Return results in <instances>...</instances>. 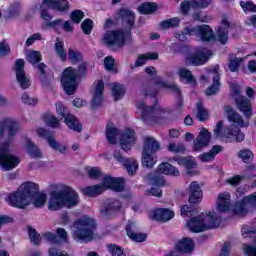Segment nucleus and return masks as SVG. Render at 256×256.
<instances>
[{"label": "nucleus", "instance_id": "obj_1", "mask_svg": "<svg viewBox=\"0 0 256 256\" xmlns=\"http://www.w3.org/2000/svg\"><path fill=\"white\" fill-rule=\"evenodd\" d=\"M237 110L242 113L247 121H244L242 115L237 113L230 105L224 107L228 121H230V127H226L223 130V121H219L214 129L215 137H225L230 143H242L245 139V134L241 129L247 128L250 125V119L253 115V107L250 99L245 95H242L236 99Z\"/></svg>", "mask_w": 256, "mask_h": 256}, {"label": "nucleus", "instance_id": "obj_2", "mask_svg": "<svg viewBox=\"0 0 256 256\" xmlns=\"http://www.w3.org/2000/svg\"><path fill=\"white\" fill-rule=\"evenodd\" d=\"M6 201L17 208H25L31 203L35 208H43L47 202V194L39 192V185L35 182H24L16 192L8 194Z\"/></svg>", "mask_w": 256, "mask_h": 256}, {"label": "nucleus", "instance_id": "obj_3", "mask_svg": "<svg viewBox=\"0 0 256 256\" xmlns=\"http://www.w3.org/2000/svg\"><path fill=\"white\" fill-rule=\"evenodd\" d=\"M5 129L8 131L9 139L0 144V166L3 170H12L19 164V158L11 154V142L16 133L20 130V125L14 119H4L0 123V139L5 133Z\"/></svg>", "mask_w": 256, "mask_h": 256}, {"label": "nucleus", "instance_id": "obj_4", "mask_svg": "<svg viewBox=\"0 0 256 256\" xmlns=\"http://www.w3.org/2000/svg\"><path fill=\"white\" fill-rule=\"evenodd\" d=\"M122 23L129 29L121 31L119 29L106 31L103 35V43L111 47H124L126 43L132 41L131 29L136 21L135 11L128 7H122L119 11Z\"/></svg>", "mask_w": 256, "mask_h": 256}, {"label": "nucleus", "instance_id": "obj_5", "mask_svg": "<svg viewBox=\"0 0 256 256\" xmlns=\"http://www.w3.org/2000/svg\"><path fill=\"white\" fill-rule=\"evenodd\" d=\"M80 202V196L74 188L65 186L62 190H53L51 192L48 208L49 210L56 211L63 208H75Z\"/></svg>", "mask_w": 256, "mask_h": 256}, {"label": "nucleus", "instance_id": "obj_6", "mask_svg": "<svg viewBox=\"0 0 256 256\" xmlns=\"http://www.w3.org/2000/svg\"><path fill=\"white\" fill-rule=\"evenodd\" d=\"M159 174H148V180L155 184L156 186L152 187L150 190H146V194H152L160 198L162 196V189L159 186H164L165 180L161 174H170L172 176H179L180 172L176 166L170 164V162H162L157 168Z\"/></svg>", "mask_w": 256, "mask_h": 256}, {"label": "nucleus", "instance_id": "obj_7", "mask_svg": "<svg viewBox=\"0 0 256 256\" xmlns=\"http://www.w3.org/2000/svg\"><path fill=\"white\" fill-rule=\"evenodd\" d=\"M221 216L213 210L208 212L206 216H194L187 222L190 232L199 233L218 228L220 226Z\"/></svg>", "mask_w": 256, "mask_h": 256}, {"label": "nucleus", "instance_id": "obj_8", "mask_svg": "<svg viewBox=\"0 0 256 256\" xmlns=\"http://www.w3.org/2000/svg\"><path fill=\"white\" fill-rule=\"evenodd\" d=\"M73 238L76 242H91L94 238V230L96 228V222L89 216L84 218H78L73 223Z\"/></svg>", "mask_w": 256, "mask_h": 256}, {"label": "nucleus", "instance_id": "obj_9", "mask_svg": "<svg viewBox=\"0 0 256 256\" xmlns=\"http://www.w3.org/2000/svg\"><path fill=\"white\" fill-rule=\"evenodd\" d=\"M110 188L116 192H122L125 188V184L122 178H113V176H105L102 184H94L93 186H86L82 188V193L86 196H98L102 194L104 190Z\"/></svg>", "mask_w": 256, "mask_h": 256}, {"label": "nucleus", "instance_id": "obj_10", "mask_svg": "<svg viewBox=\"0 0 256 256\" xmlns=\"http://www.w3.org/2000/svg\"><path fill=\"white\" fill-rule=\"evenodd\" d=\"M187 35H196L200 37L202 41L207 42L215 41L216 39L215 33L210 25H187L182 31L176 33V37L180 41H187Z\"/></svg>", "mask_w": 256, "mask_h": 256}, {"label": "nucleus", "instance_id": "obj_11", "mask_svg": "<svg viewBox=\"0 0 256 256\" xmlns=\"http://www.w3.org/2000/svg\"><path fill=\"white\" fill-rule=\"evenodd\" d=\"M137 109L141 112L142 120L148 125L160 123L161 119L165 118V113H168L166 109H161V107H148L144 101L137 103Z\"/></svg>", "mask_w": 256, "mask_h": 256}, {"label": "nucleus", "instance_id": "obj_12", "mask_svg": "<svg viewBox=\"0 0 256 256\" xmlns=\"http://www.w3.org/2000/svg\"><path fill=\"white\" fill-rule=\"evenodd\" d=\"M46 6L57 9V11H67L70 7L68 0H43L41 5V17L46 21V25L47 23H51L54 17V15L49 13L48 9H46Z\"/></svg>", "mask_w": 256, "mask_h": 256}, {"label": "nucleus", "instance_id": "obj_13", "mask_svg": "<svg viewBox=\"0 0 256 256\" xmlns=\"http://www.w3.org/2000/svg\"><path fill=\"white\" fill-rule=\"evenodd\" d=\"M61 83L63 85V89L67 95H74L77 85V69L74 67H67L63 71V75L61 77Z\"/></svg>", "mask_w": 256, "mask_h": 256}, {"label": "nucleus", "instance_id": "obj_14", "mask_svg": "<svg viewBox=\"0 0 256 256\" xmlns=\"http://www.w3.org/2000/svg\"><path fill=\"white\" fill-rule=\"evenodd\" d=\"M39 137H44V139H47L48 145L53 148V150H58L61 154H66L68 144H61V142H58L55 138V134L51 131H47V129H37L36 130Z\"/></svg>", "mask_w": 256, "mask_h": 256}, {"label": "nucleus", "instance_id": "obj_15", "mask_svg": "<svg viewBox=\"0 0 256 256\" xmlns=\"http://www.w3.org/2000/svg\"><path fill=\"white\" fill-rule=\"evenodd\" d=\"M213 56V53L210 49L206 47H202L197 49L195 53L186 57L187 65H204L207 63L208 59Z\"/></svg>", "mask_w": 256, "mask_h": 256}, {"label": "nucleus", "instance_id": "obj_16", "mask_svg": "<svg viewBox=\"0 0 256 256\" xmlns=\"http://www.w3.org/2000/svg\"><path fill=\"white\" fill-rule=\"evenodd\" d=\"M17 82L21 89H28L31 85V79L26 75L24 59H17L14 65Z\"/></svg>", "mask_w": 256, "mask_h": 256}, {"label": "nucleus", "instance_id": "obj_17", "mask_svg": "<svg viewBox=\"0 0 256 256\" xmlns=\"http://www.w3.org/2000/svg\"><path fill=\"white\" fill-rule=\"evenodd\" d=\"M114 158L123 164L130 176H134L139 168V162L135 158H125L121 150H115Z\"/></svg>", "mask_w": 256, "mask_h": 256}, {"label": "nucleus", "instance_id": "obj_18", "mask_svg": "<svg viewBox=\"0 0 256 256\" xmlns=\"http://www.w3.org/2000/svg\"><path fill=\"white\" fill-rule=\"evenodd\" d=\"M243 238H253L256 244V228L250 225H245L242 227ZM243 252L246 256H256V246H249L248 244H243Z\"/></svg>", "mask_w": 256, "mask_h": 256}, {"label": "nucleus", "instance_id": "obj_19", "mask_svg": "<svg viewBox=\"0 0 256 256\" xmlns=\"http://www.w3.org/2000/svg\"><path fill=\"white\" fill-rule=\"evenodd\" d=\"M173 160H176L178 164L185 166L186 174H190V176L197 174V170H194V168H196L198 164L193 156H174Z\"/></svg>", "mask_w": 256, "mask_h": 256}, {"label": "nucleus", "instance_id": "obj_20", "mask_svg": "<svg viewBox=\"0 0 256 256\" xmlns=\"http://www.w3.org/2000/svg\"><path fill=\"white\" fill-rule=\"evenodd\" d=\"M210 141H211V132H209L205 128L201 129L198 136H196L194 140L193 150L199 151V150H202V148L208 147Z\"/></svg>", "mask_w": 256, "mask_h": 256}, {"label": "nucleus", "instance_id": "obj_21", "mask_svg": "<svg viewBox=\"0 0 256 256\" xmlns=\"http://www.w3.org/2000/svg\"><path fill=\"white\" fill-rule=\"evenodd\" d=\"M175 248L179 256H182V254H192L193 250H195V242L192 238H182V240L176 242Z\"/></svg>", "mask_w": 256, "mask_h": 256}, {"label": "nucleus", "instance_id": "obj_22", "mask_svg": "<svg viewBox=\"0 0 256 256\" xmlns=\"http://www.w3.org/2000/svg\"><path fill=\"white\" fill-rule=\"evenodd\" d=\"M231 208V194L229 192H221L218 194V198L216 200V210L223 214L228 212Z\"/></svg>", "mask_w": 256, "mask_h": 256}, {"label": "nucleus", "instance_id": "obj_23", "mask_svg": "<svg viewBox=\"0 0 256 256\" xmlns=\"http://www.w3.org/2000/svg\"><path fill=\"white\" fill-rule=\"evenodd\" d=\"M175 214L173 210L169 208H157L150 212V218L152 220H157L158 222H168L172 218H174Z\"/></svg>", "mask_w": 256, "mask_h": 256}, {"label": "nucleus", "instance_id": "obj_24", "mask_svg": "<svg viewBox=\"0 0 256 256\" xmlns=\"http://www.w3.org/2000/svg\"><path fill=\"white\" fill-rule=\"evenodd\" d=\"M127 236L131 238L134 242H145L147 240V234H142L139 232L138 226L135 222L129 221L126 225Z\"/></svg>", "mask_w": 256, "mask_h": 256}, {"label": "nucleus", "instance_id": "obj_25", "mask_svg": "<svg viewBox=\"0 0 256 256\" xmlns=\"http://www.w3.org/2000/svg\"><path fill=\"white\" fill-rule=\"evenodd\" d=\"M120 208H122L120 200H117L116 198H109L108 200H105L100 213L102 216H109L113 212L120 210Z\"/></svg>", "mask_w": 256, "mask_h": 256}, {"label": "nucleus", "instance_id": "obj_26", "mask_svg": "<svg viewBox=\"0 0 256 256\" xmlns=\"http://www.w3.org/2000/svg\"><path fill=\"white\" fill-rule=\"evenodd\" d=\"M213 0H186V2L181 3V11L183 13H188L190 7L193 9H204L211 5Z\"/></svg>", "mask_w": 256, "mask_h": 256}, {"label": "nucleus", "instance_id": "obj_27", "mask_svg": "<svg viewBox=\"0 0 256 256\" xmlns=\"http://www.w3.org/2000/svg\"><path fill=\"white\" fill-rule=\"evenodd\" d=\"M248 206H253L252 194L244 196L243 200H241L240 202H236L233 207V212L238 216H245L248 212Z\"/></svg>", "mask_w": 256, "mask_h": 256}, {"label": "nucleus", "instance_id": "obj_28", "mask_svg": "<svg viewBox=\"0 0 256 256\" xmlns=\"http://www.w3.org/2000/svg\"><path fill=\"white\" fill-rule=\"evenodd\" d=\"M189 193L190 204H198V202L201 201L203 192L199 182H197L196 180L191 182V184L189 185Z\"/></svg>", "mask_w": 256, "mask_h": 256}, {"label": "nucleus", "instance_id": "obj_29", "mask_svg": "<svg viewBox=\"0 0 256 256\" xmlns=\"http://www.w3.org/2000/svg\"><path fill=\"white\" fill-rule=\"evenodd\" d=\"M135 131L127 129L120 138V145L123 150H131L133 143H135Z\"/></svg>", "mask_w": 256, "mask_h": 256}, {"label": "nucleus", "instance_id": "obj_30", "mask_svg": "<svg viewBox=\"0 0 256 256\" xmlns=\"http://www.w3.org/2000/svg\"><path fill=\"white\" fill-rule=\"evenodd\" d=\"M230 27V21L228 17L224 16L222 17V27L218 28V31L216 32V39L222 43V45H225L227 43L229 37H228V28Z\"/></svg>", "mask_w": 256, "mask_h": 256}, {"label": "nucleus", "instance_id": "obj_31", "mask_svg": "<svg viewBox=\"0 0 256 256\" xmlns=\"http://www.w3.org/2000/svg\"><path fill=\"white\" fill-rule=\"evenodd\" d=\"M103 91H104V81H97L95 85V91L91 103L92 109H96V107H100L103 101Z\"/></svg>", "mask_w": 256, "mask_h": 256}, {"label": "nucleus", "instance_id": "obj_32", "mask_svg": "<svg viewBox=\"0 0 256 256\" xmlns=\"http://www.w3.org/2000/svg\"><path fill=\"white\" fill-rule=\"evenodd\" d=\"M223 146H220V144H214L208 152H203L202 154H199L198 158L202 162H211L212 160H215V157L219 152H222Z\"/></svg>", "mask_w": 256, "mask_h": 256}, {"label": "nucleus", "instance_id": "obj_33", "mask_svg": "<svg viewBox=\"0 0 256 256\" xmlns=\"http://www.w3.org/2000/svg\"><path fill=\"white\" fill-rule=\"evenodd\" d=\"M217 69H219L218 65L214 67V71L212 73L213 83L208 87V89H206V95H216L220 89V75L217 72Z\"/></svg>", "mask_w": 256, "mask_h": 256}, {"label": "nucleus", "instance_id": "obj_34", "mask_svg": "<svg viewBox=\"0 0 256 256\" xmlns=\"http://www.w3.org/2000/svg\"><path fill=\"white\" fill-rule=\"evenodd\" d=\"M157 162V156L152 155L150 152L146 150V144L143 142V150H142V165L146 168H153L154 164Z\"/></svg>", "mask_w": 256, "mask_h": 256}, {"label": "nucleus", "instance_id": "obj_35", "mask_svg": "<svg viewBox=\"0 0 256 256\" xmlns=\"http://www.w3.org/2000/svg\"><path fill=\"white\" fill-rule=\"evenodd\" d=\"M143 143L146 146L147 152H150L152 155H156V152L160 148L158 140H155L153 136H144Z\"/></svg>", "mask_w": 256, "mask_h": 256}, {"label": "nucleus", "instance_id": "obj_36", "mask_svg": "<svg viewBox=\"0 0 256 256\" xmlns=\"http://www.w3.org/2000/svg\"><path fill=\"white\" fill-rule=\"evenodd\" d=\"M25 148L31 158H41L43 156L42 150H40L39 146H37L35 142H32L30 138H27Z\"/></svg>", "mask_w": 256, "mask_h": 256}, {"label": "nucleus", "instance_id": "obj_37", "mask_svg": "<svg viewBox=\"0 0 256 256\" xmlns=\"http://www.w3.org/2000/svg\"><path fill=\"white\" fill-rule=\"evenodd\" d=\"M66 125L69 129H71L72 131H75L76 133H81L83 129L79 119H77L75 115H72L69 110H68V116L66 119Z\"/></svg>", "mask_w": 256, "mask_h": 256}, {"label": "nucleus", "instance_id": "obj_38", "mask_svg": "<svg viewBox=\"0 0 256 256\" xmlns=\"http://www.w3.org/2000/svg\"><path fill=\"white\" fill-rule=\"evenodd\" d=\"M178 75L180 79H184L189 85L195 86L197 84L195 76L186 67H180V69H178Z\"/></svg>", "mask_w": 256, "mask_h": 256}, {"label": "nucleus", "instance_id": "obj_39", "mask_svg": "<svg viewBox=\"0 0 256 256\" xmlns=\"http://www.w3.org/2000/svg\"><path fill=\"white\" fill-rule=\"evenodd\" d=\"M121 135V131L116 127H107L106 129V139L110 145H116L117 137Z\"/></svg>", "mask_w": 256, "mask_h": 256}, {"label": "nucleus", "instance_id": "obj_40", "mask_svg": "<svg viewBox=\"0 0 256 256\" xmlns=\"http://www.w3.org/2000/svg\"><path fill=\"white\" fill-rule=\"evenodd\" d=\"M238 157L243 160V162L249 164L254 160L255 154L250 148H242L238 151Z\"/></svg>", "mask_w": 256, "mask_h": 256}, {"label": "nucleus", "instance_id": "obj_41", "mask_svg": "<svg viewBox=\"0 0 256 256\" xmlns=\"http://www.w3.org/2000/svg\"><path fill=\"white\" fill-rule=\"evenodd\" d=\"M243 61V57H236V55H230L228 69H230V71L232 72L239 71L240 65L241 63H243Z\"/></svg>", "mask_w": 256, "mask_h": 256}, {"label": "nucleus", "instance_id": "obj_42", "mask_svg": "<svg viewBox=\"0 0 256 256\" xmlns=\"http://www.w3.org/2000/svg\"><path fill=\"white\" fill-rule=\"evenodd\" d=\"M55 51L61 61H66L67 59V51L64 48V41H61L59 37L56 38L55 41Z\"/></svg>", "mask_w": 256, "mask_h": 256}, {"label": "nucleus", "instance_id": "obj_43", "mask_svg": "<svg viewBox=\"0 0 256 256\" xmlns=\"http://www.w3.org/2000/svg\"><path fill=\"white\" fill-rule=\"evenodd\" d=\"M158 57L159 55L157 52H150V53H146V55H139V57L135 61V66L141 67L142 65H145L148 59H158Z\"/></svg>", "mask_w": 256, "mask_h": 256}, {"label": "nucleus", "instance_id": "obj_44", "mask_svg": "<svg viewBox=\"0 0 256 256\" xmlns=\"http://www.w3.org/2000/svg\"><path fill=\"white\" fill-rule=\"evenodd\" d=\"M126 93L125 87L120 85L119 83H114L112 87V96L114 97V101H119L122 99Z\"/></svg>", "mask_w": 256, "mask_h": 256}, {"label": "nucleus", "instance_id": "obj_45", "mask_svg": "<svg viewBox=\"0 0 256 256\" xmlns=\"http://www.w3.org/2000/svg\"><path fill=\"white\" fill-rule=\"evenodd\" d=\"M161 84L163 85V87H168L172 91V93H174V95H177L178 97L177 105L181 109L183 107V99L181 97V91L179 87L176 84H169L164 82Z\"/></svg>", "mask_w": 256, "mask_h": 256}, {"label": "nucleus", "instance_id": "obj_46", "mask_svg": "<svg viewBox=\"0 0 256 256\" xmlns=\"http://www.w3.org/2000/svg\"><path fill=\"white\" fill-rule=\"evenodd\" d=\"M45 124L51 129H60V121L55 117V115H45L44 117Z\"/></svg>", "mask_w": 256, "mask_h": 256}, {"label": "nucleus", "instance_id": "obj_47", "mask_svg": "<svg viewBox=\"0 0 256 256\" xmlns=\"http://www.w3.org/2000/svg\"><path fill=\"white\" fill-rule=\"evenodd\" d=\"M28 232H29V238L32 242V244H34V246H40L41 244V234H39V232H37V230H35V228H28Z\"/></svg>", "mask_w": 256, "mask_h": 256}, {"label": "nucleus", "instance_id": "obj_48", "mask_svg": "<svg viewBox=\"0 0 256 256\" xmlns=\"http://www.w3.org/2000/svg\"><path fill=\"white\" fill-rule=\"evenodd\" d=\"M56 113L61 119H64V122L67 125L69 109L62 103H56Z\"/></svg>", "mask_w": 256, "mask_h": 256}, {"label": "nucleus", "instance_id": "obj_49", "mask_svg": "<svg viewBox=\"0 0 256 256\" xmlns=\"http://www.w3.org/2000/svg\"><path fill=\"white\" fill-rule=\"evenodd\" d=\"M68 59L72 63H80V61H83V55L80 51L75 49H68Z\"/></svg>", "mask_w": 256, "mask_h": 256}, {"label": "nucleus", "instance_id": "obj_50", "mask_svg": "<svg viewBox=\"0 0 256 256\" xmlns=\"http://www.w3.org/2000/svg\"><path fill=\"white\" fill-rule=\"evenodd\" d=\"M197 107V118L199 121H206L209 117L208 111H206L205 107L203 106V103L198 102L196 103Z\"/></svg>", "mask_w": 256, "mask_h": 256}, {"label": "nucleus", "instance_id": "obj_51", "mask_svg": "<svg viewBox=\"0 0 256 256\" xmlns=\"http://www.w3.org/2000/svg\"><path fill=\"white\" fill-rule=\"evenodd\" d=\"M108 250L112 256H127L125 250L117 244H109Z\"/></svg>", "mask_w": 256, "mask_h": 256}, {"label": "nucleus", "instance_id": "obj_52", "mask_svg": "<svg viewBox=\"0 0 256 256\" xmlns=\"http://www.w3.org/2000/svg\"><path fill=\"white\" fill-rule=\"evenodd\" d=\"M156 9H157V4L151 3V2L142 3V5L138 7V10L140 11V13H153L154 11H156Z\"/></svg>", "mask_w": 256, "mask_h": 256}, {"label": "nucleus", "instance_id": "obj_53", "mask_svg": "<svg viewBox=\"0 0 256 256\" xmlns=\"http://www.w3.org/2000/svg\"><path fill=\"white\" fill-rule=\"evenodd\" d=\"M180 23L179 17H172L171 19H166L165 21H161L160 26L163 29H168L169 27H178Z\"/></svg>", "mask_w": 256, "mask_h": 256}, {"label": "nucleus", "instance_id": "obj_54", "mask_svg": "<svg viewBox=\"0 0 256 256\" xmlns=\"http://www.w3.org/2000/svg\"><path fill=\"white\" fill-rule=\"evenodd\" d=\"M27 59L30 63H32V65H36L41 61L42 55L40 51H29L27 54Z\"/></svg>", "mask_w": 256, "mask_h": 256}, {"label": "nucleus", "instance_id": "obj_55", "mask_svg": "<svg viewBox=\"0 0 256 256\" xmlns=\"http://www.w3.org/2000/svg\"><path fill=\"white\" fill-rule=\"evenodd\" d=\"M83 17H85V13L81 9H75L70 13V18L73 23H80Z\"/></svg>", "mask_w": 256, "mask_h": 256}, {"label": "nucleus", "instance_id": "obj_56", "mask_svg": "<svg viewBox=\"0 0 256 256\" xmlns=\"http://www.w3.org/2000/svg\"><path fill=\"white\" fill-rule=\"evenodd\" d=\"M104 67L107 69V71H113L114 73H117V69H115V59L111 55L105 57Z\"/></svg>", "mask_w": 256, "mask_h": 256}, {"label": "nucleus", "instance_id": "obj_57", "mask_svg": "<svg viewBox=\"0 0 256 256\" xmlns=\"http://www.w3.org/2000/svg\"><path fill=\"white\" fill-rule=\"evenodd\" d=\"M46 26L54 29V31H56L57 33H61V27H63V19H54L50 23H46Z\"/></svg>", "mask_w": 256, "mask_h": 256}, {"label": "nucleus", "instance_id": "obj_58", "mask_svg": "<svg viewBox=\"0 0 256 256\" xmlns=\"http://www.w3.org/2000/svg\"><path fill=\"white\" fill-rule=\"evenodd\" d=\"M88 63L84 61V57L82 55V61H80V65L78 66V71H76V79L84 77L86 75Z\"/></svg>", "mask_w": 256, "mask_h": 256}, {"label": "nucleus", "instance_id": "obj_59", "mask_svg": "<svg viewBox=\"0 0 256 256\" xmlns=\"http://www.w3.org/2000/svg\"><path fill=\"white\" fill-rule=\"evenodd\" d=\"M42 237L44 238V240H46L50 244H59V238L53 232H44L42 234Z\"/></svg>", "mask_w": 256, "mask_h": 256}, {"label": "nucleus", "instance_id": "obj_60", "mask_svg": "<svg viewBox=\"0 0 256 256\" xmlns=\"http://www.w3.org/2000/svg\"><path fill=\"white\" fill-rule=\"evenodd\" d=\"M86 174L90 177V178H99L102 174L100 168L94 166V167H86Z\"/></svg>", "mask_w": 256, "mask_h": 256}, {"label": "nucleus", "instance_id": "obj_61", "mask_svg": "<svg viewBox=\"0 0 256 256\" xmlns=\"http://www.w3.org/2000/svg\"><path fill=\"white\" fill-rule=\"evenodd\" d=\"M168 150L176 153L185 152L186 146L185 144H176V142H171L168 144Z\"/></svg>", "mask_w": 256, "mask_h": 256}, {"label": "nucleus", "instance_id": "obj_62", "mask_svg": "<svg viewBox=\"0 0 256 256\" xmlns=\"http://www.w3.org/2000/svg\"><path fill=\"white\" fill-rule=\"evenodd\" d=\"M82 31L86 33V35H89L93 29V21L92 19H84L81 24Z\"/></svg>", "mask_w": 256, "mask_h": 256}, {"label": "nucleus", "instance_id": "obj_63", "mask_svg": "<svg viewBox=\"0 0 256 256\" xmlns=\"http://www.w3.org/2000/svg\"><path fill=\"white\" fill-rule=\"evenodd\" d=\"M49 256H69L66 252H63V250H60L59 248L52 247L48 250Z\"/></svg>", "mask_w": 256, "mask_h": 256}, {"label": "nucleus", "instance_id": "obj_64", "mask_svg": "<svg viewBox=\"0 0 256 256\" xmlns=\"http://www.w3.org/2000/svg\"><path fill=\"white\" fill-rule=\"evenodd\" d=\"M241 7L244 9V11H256V5L252 2H241Z\"/></svg>", "mask_w": 256, "mask_h": 256}]
</instances>
